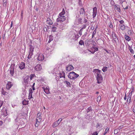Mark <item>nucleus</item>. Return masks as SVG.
<instances>
[{"mask_svg": "<svg viewBox=\"0 0 135 135\" xmlns=\"http://www.w3.org/2000/svg\"><path fill=\"white\" fill-rule=\"evenodd\" d=\"M118 130L117 129H115L114 130V134H116L118 132Z\"/></svg>", "mask_w": 135, "mask_h": 135, "instance_id": "48", "label": "nucleus"}, {"mask_svg": "<svg viewBox=\"0 0 135 135\" xmlns=\"http://www.w3.org/2000/svg\"><path fill=\"white\" fill-rule=\"evenodd\" d=\"M62 120L61 119H59L58 120V121H59L60 122H61V121Z\"/></svg>", "mask_w": 135, "mask_h": 135, "instance_id": "64", "label": "nucleus"}, {"mask_svg": "<svg viewBox=\"0 0 135 135\" xmlns=\"http://www.w3.org/2000/svg\"><path fill=\"white\" fill-rule=\"evenodd\" d=\"M96 33V28H95L94 31L93 32V34H92V38L93 37H94V36L95 34Z\"/></svg>", "mask_w": 135, "mask_h": 135, "instance_id": "42", "label": "nucleus"}, {"mask_svg": "<svg viewBox=\"0 0 135 135\" xmlns=\"http://www.w3.org/2000/svg\"><path fill=\"white\" fill-rule=\"evenodd\" d=\"M87 20L85 18H84V22H85V23L86 22H87Z\"/></svg>", "mask_w": 135, "mask_h": 135, "instance_id": "55", "label": "nucleus"}, {"mask_svg": "<svg viewBox=\"0 0 135 135\" xmlns=\"http://www.w3.org/2000/svg\"><path fill=\"white\" fill-rule=\"evenodd\" d=\"M100 126V124L98 123L97 125L96 126V127L97 128L98 127Z\"/></svg>", "mask_w": 135, "mask_h": 135, "instance_id": "61", "label": "nucleus"}, {"mask_svg": "<svg viewBox=\"0 0 135 135\" xmlns=\"http://www.w3.org/2000/svg\"><path fill=\"white\" fill-rule=\"evenodd\" d=\"M132 93L131 92V93H130L129 94L128 96L129 97H131V95H132Z\"/></svg>", "mask_w": 135, "mask_h": 135, "instance_id": "52", "label": "nucleus"}, {"mask_svg": "<svg viewBox=\"0 0 135 135\" xmlns=\"http://www.w3.org/2000/svg\"><path fill=\"white\" fill-rule=\"evenodd\" d=\"M64 82L66 86L67 87H71V84L69 82L67 81H64Z\"/></svg>", "mask_w": 135, "mask_h": 135, "instance_id": "16", "label": "nucleus"}, {"mask_svg": "<svg viewBox=\"0 0 135 135\" xmlns=\"http://www.w3.org/2000/svg\"><path fill=\"white\" fill-rule=\"evenodd\" d=\"M92 111V109L91 107H89L88 108L87 110V112L88 113L89 112L91 111Z\"/></svg>", "mask_w": 135, "mask_h": 135, "instance_id": "38", "label": "nucleus"}, {"mask_svg": "<svg viewBox=\"0 0 135 135\" xmlns=\"http://www.w3.org/2000/svg\"><path fill=\"white\" fill-rule=\"evenodd\" d=\"M33 52L30 51L29 54L28 56V59H31V56L33 55Z\"/></svg>", "mask_w": 135, "mask_h": 135, "instance_id": "24", "label": "nucleus"}, {"mask_svg": "<svg viewBox=\"0 0 135 135\" xmlns=\"http://www.w3.org/2000/svg\"><path fill=\"white\" fill-rule=\"evenodd\" d=\"M107 70V67H104L102 69V70L103 72H105Z\"/></svg>", "mask_w": 135, "mask_h": 135, "instance_id": "36", "label": "nucleus"}, {"mask_svg": "<svg viewBox=\"0 0 135 135\" xmlns=\"http://www.w3.org/2000/svg\"><path fill=\"white\" fill-rule=\"evenodd\" d=\"M52 31L53 32L56 31V27H53L52 28Z\"/></svg>", "mask_w": 135, "mask_h": 135, "instance_id": "44", "label": "nucleus"}, {"mask_svg": "<svg viewBox=\"0 0 135 135\" xmlns=\"http://www.w3.org/2000/svg\"><path fill=\"white\" fill-rule=\"evenodd\" d=\"M113 37L114 40L115 42H117V41L118 40V38L115 34H114V36H113Z\"/></svg>", "mask_w": 135, "mask_h": 135, "instance_id": "27", "label": "nucleus"}, {"mask_svg": "<svg viewBox=\"0 0 135 135\" xmlns=\"http://www.w3.org/2000/svg\"><path fill=\"white\" fill-rule=\"evenodd\" d=\"M35 69L37 71H40L42 69V66L41 64H38L35 67Z\"/></svg>", "mask_w": 135, "mask_h": 135, "instance_id": "7", "label": "nucleus"}, {"mask_svg": "<svg viewBox=\"0 0 135 135\" xmlns=\"http://www.w3.org/2000/svg\"><path fill=\"white\" fill-rule=\"evenodd\" d=\"M23 11H22L21 13V16L22 17L23 16Z\"/></svg>", "mask_w": 135, "mask_h": 135, "instance_id": "63", "label": "nucleus"}, {"mask_svg": "<svg viewBox=\"0 0 135 135\" xmlns=\"http://www.w3.org/2000/svg\"><path fill=\"white\" fill-rule=\"evenodd\" d=\"M46 22L47 24L50 25H51L53 23L52 21L51 20L50 18L49 17L47 18L46 21Z\"/></svg>", "mask_w": 135, "mask_h": 135, "instance_id": "13", "label": "nucleus"}, {"mask_svg": "<svg viewBox=\"0 0 135 135\" xmlns=\"http://www.w3.org/2000/svg\"><path fill=\"white\" fill-rule=\"evenodd\" d=\"M79 5H81L82 3H81V0H79Z\"/></svg>", "mask_w": 135, "mask_h": 135, "instance_id": "53", "label": "nucleus"}, {"mask_svg": "<svg viewBox=\"0 0 135 135\" xmlns=\"http://www.w3.org/2000/svg\"><path fill=\"white\" fill-rule=\"evenodd\" d=\"M59 125L58 123L56 122H55L53 124L52 127H55Z\"/></svg>", "mask_w": 135, "mask_h": 135, "instance_id": "32", "label": "nucleus"}, {"mask_svg": "<svg viewBox=\"0 0 135 135\" xmlns=\"http://www.w3.org/2000/svg\"><path fill=\"white\" fill-rule=\"evenodd\" d=\"M29 95L28 96L29 99H31L33 98L32 96V91L31 88H30L29 89Z\"/></svg>", "mask_w": 135, "mask_h": 135, "instance_id": "12", "label": "nucleus"}, {"mask_svg": "<svg viewBox=\"0 0 135 135\" xmlns=\"http://www.w3.org/2000/svg\"><path fill=\"white\" fill-rule=\"evenodd\" d=\"M93 71L97 73V83L98 84L101 83L103 81V78L102 75L100 74V70L98 69H94Z\"/></svg>", "mask_w": 135, "mask_h": 135, "instance_id": "1", "label": "nucleus"}, {"mask_svg": "<svg viewBox=\"0 0 135 135\" xmlns=\"http://www.w3.org/2000/svg\"><path fill=\"white\" fill-rule=\"evenodd\" d=\"M15 41V37H14L12 40V42H14Z\"/></svg>", "mask_w": 135, "mask_h": 135, "instance_id": "57", "label": "nucleus"}, {"mask_svg": "<svg viewBox=\"0 0 135 135\" xmlns=\"http://www.w3.org/2000/svg\"><path fill=\"white\" fill-rule=\"evenodd\" d=\"M119 23H120L121 24V25H123V24L124 22V21L123 20L119 21Z\"/></svg>", "mask_w": 135, "mask_h": 135, "instance_id": "49", "label": "nucleus"}, {"mask_svg": "<svg viewBox=\"0 0 135 135\" xmlns=\"http://www.w3.org/2000/svg\"><path fill=\"white\" fill-rule=\"evenodd\" d=\"M79 37V36L78 34H76L75 35V37L76 39H78Z\"/></svg>", "mask_w": 135, "mask_h": 135, "instance_id": "45", "label": "nucleus"}, {"mask_svg": "<svg viewBox=\"0 0 135 135\" xmlns=\"http://www.w3.org/2000/svg\"><path fill=\"white\" fill-rule=\"evenodd\" d=\"M134 90V87H133L132 88V90L131 91V92H132V93L133 92Z\"/></svg>", "mask_w": 135, "mask_h": 135, "instance_id": "58", "label": "nucleus"}, {"mask_svg": "<svg viewBox=\"0 0 135 135\" xmlns=\"http://www.w3.org/2000/svg\"><path fill=\"white\" fill-rule=\"evenodd\" d=\"M53 40V37L52 35H50L49 37V40L48 42V43H50L51 41H52Z\"/></svg>", "mask_w": 135, "mask_h": 135, "instance_id": "21", "label": "nucleus"}, {"mask_svg": "<svg viewBox=\"0 0 135 135\" xmlns=\"http://www.w3.org/2000/svg\"><path fill=\"white\" fill-rule=\"evenodd\" d=\"M79 44L81 45H84V42L82 40H81L79 42Z\"/></svg>", "mask_w": 135, "mask_h": 135, "instance_id": "33", "label": "nucleus"}, {"mask_svg": "<svg viewBox=\"0 0 135 135\" xmlns=\"http://www.w3.org/2000/svg\"><path fill=\"white\" fill-rule=\"evenodd\" d=\"M4 110V112L3 114L5 115V116H6L7 115V110L6 109H4L3 110H3Z\"/></svg>", "mask_w": 135, "mask_h": 135, "instance_id": "29", "label": "nucleus"}, {"mask_svg": "<svg viewBox=\"0 0 135 135\" xmlns=\"http://www.w3.org/2000/svg\"><path fill=\"white\" fill-rule=\"evenodd\" d=\"M59 17L57 18V22H59V21L63 22L65 20L66 17L65 16H64L63 15H60V14L59 15Z\"/></svg>", "mask_w": 135, "mask_h": 135, "instance_id": "3", "label": "nucleus"}, {"mask_svg": "<svg viewBox=\"0 0 135 135\" xmlns=\"http://www.w3.org/2000/svg\"><path fill=\"white\" fill-rule=\"evenodd\" d=\"M41 120V118L40 117H37L36 119V121L38 122V123H39Z\"/></svg>", "mask_w": 135, "mask_h": 135, "instance_id": "28", "label": "nucleus"}, {"mask_svg": "<svg viewBox=\"0 0 135 135\" xmlns=\"http://www.w3.org/2000/svg\"><path fill=\"white\" fill-rule=\"evenodd\" d=\"M109 130V128L108 127H107V128L106 129L104 132L103 133V135H105L106 133H108L109 132L108 131Z\"/></svg>", "mask_w": 135, "mask_h": 135, "instance_id": "26", "label": "nucleus"}, {"mask_svg": "<svg viewBox=\"0 0 135 135\" xmlns=\"http://www.w3.org/2000/svg\"><path fill=\"white\" fill-rule=\"evenodd\" d=\"M25 65L24 63L22 62L20 65L19 68L20 69L22 70L25 68Z\"/></svg>", "mask_w": 135, "mask_h": 135, "instance_id": "11", "label": "nucleus"}, {"mask_svg": "<svg viewBox=\"0 0 135 135\" xmlns=\"http://www.w3.org/2000/svg\"><path fill=\"white\" fill-rule=\"evenodd\" d=\"M30 51H33V50L34 48V46L31 45H30Z\"/></svg>", "mask_w": 135, "mask_h": 135, "instance_id": "31", "label": "nucleus"}, {"mask_svg": "<svg viewBox=\"0 0 135 135\" xmlns=\"http://www.w3.org/2000/svg\"><path fill=\"white\" fill-rule=\"evenodd\" d=\"M79 12L80 15H83L85 13V11L84 8H81L80 9Z\"/></svg>", "mask_w": 135, "mask_h": 135, "instance_id": "18", "label": "nucleus"}, {"mask_svg": "<svg viewBox=\"0 0 135 135\" xmlns=\"http://www.w3.org/2000/svg\"><path fill=\"white\" fill-rule=\"evenodd\" d=\"M3 123V122L2 121L0 120V126H1Z\"/></svg>", "mask_w": 135, "mask_h": 135, "instance_id": "56", "label": "nucleus"}, {"mask_svg": "<svg viewBox=\"0 0 135 135\" xmlns=\"http://www.w3.org/2000/svg\"><path fill=\"white\" fill-rule=\"evenodd\" d=\"M85 36H84V35H83L82 36V38H83V40H84L85 38Z\"/></svg>", "mask_w": 135, "mask_h": 135, "instance_id": "59", "label": "nucleus"}, {"mask_svg": "<svg viewBox=\"0 0 135 135\" xmlns=\"http://www.w3.org/2000/svg\"><path fill=\"white\" fill-rule=\"evenodd\" d=\"M28 103V102L26 100H24L22 102V104L24 105H26Z\"/></svg>", "mask_w": 135, "mask_h": 135, "instance_id": "35", "label": "nucleus"}, {"mask_svg": "<svg viewBox=\"0 0 135 135\" xmlns=\"http://www.w3.org/2000/svg\"><path fill=\"white\" fill-rule=\"evenodd\" d=\"M125 38L126 40L128 41H129L131 40V38L128 35H125Z\"/></svg>", "mask_w": 135, "mask_h": 135, "instance_id": "25", "label": "nucleus"}, {"mask_svg": "<svg viewBox=\"0 0 135 135\" xmlns=\"http://www.w3.org/2000/svg\"><path fill=\"white\" fill-rule=\"evenodd\" d=\"M35 76L34 74H31L30 75V79L32 80L33 78Z\"/></svg>", "mask_w": 135, "mask_h": 135, "instance_id": "41", "label": "nucleus"}, {"mask_svg": "<svg viewBox=\"0 0 135 135\" xmlns=\"http://www.w3.org/2000/svg\"><path fill=\"white\" fill-rule=\"evenodd\" d=\"M83 30L80 29L79 31V34H80V36H81V35H82V32Z\"/></svg>", "mask_w": 135, "mask_h": 135, "instance_id": "46", "label": "nucleus"}, {"mask_svg": "<svg viewBox=\"0 0 135 135\" xmlns=\"http://www.w3.org/2000/svg\"><path fill=\"white\" fill-rule=\"evenodd\" d=\"M115 8L117 10V11L119 12H121V10L119 7V6L118 5L116 4L115 5Z\"/></svg>", "mask_w": 135, "mask_h": 135, "instance_id": "14", "label": "nucleus"}, {"mask_svg": "<svg viewBox=\"0 0 135 135\" xmlns=\"http://www.w3.org/2000/svg\"><path fill=\"white\" fill-rule=\"evenodd\" d=\"M65 13L64 9H63L62 12L59 13L60 15H63Z\"/></svg>", "mask_w": 135, "mask_h": 135, "instance_id": "37", "label": "nucleus"}, {"mask_svg": "<svg viewBox=\"0 0 135 135\" xmlns=\"http://www.w3.org/2000/svg\"><path fill=\"white\" fill-rule=\"evenodd\" d=\"M90 41L88 39H86L85 41V45L87 46H89V45Z\"/></svg>", "mask_w": 135, "mask_h": 135, "instance_id": "23", "label": "nucleus"}, {"mask_svg": "<svg viewBox=\"0 0 135 135\" xmlns=\"http://www.w3.org/2000/svg\"><path fill=\"white\" fill-rule=\"evenodd\" d=\"M131 98L129 97H128V99H127V102H129V103L130 102H131Z\"/></svg>", "mask_w": 135, "mask_h": 135, "instance_id": "43", "label": "nucleus"}, {"mask_svg": "<svg viewBox=\"0 0 135 135\" xmlns=\"http://www.w3.org/2000/svg\"><path fill=\"white\" fill-rule=\"evenodd\" d=\"M12 83L11 82L8 81L6 85V88L7 89L9 90L13 85Z\"/></svg>", "mask_w": 135, "mask_h": 135, "instance_id": "6", "label": "nucleus"}, {"mask_svg": "<svg viewBox=\"0 0 135 135\" xmlns=\"http://www.w3.org/2000/svg\"><path fill=\"white\" fill-rule=\"evenodd\" d=\"M98 133L97 132H95L92 134V135H98Z\"/></svg>", "mask_w": 135, "mask_h": 135, "instance_id": "51", "label": "nucleus"}, {"mask_svg": "<svg viewBox=\"0 0 135 135\" xmlns=\"http://www.w3.org/2000/svg\"><path fill=\"white\" fill-rule=\"evenodd\" d=\"M62 73L64 74V75L63 76H62V74L61 73H60L59 74V77L60 78H61L62 77H63L64 78H65V73H64V72H63V71L62 72Z\"/></svg>", "mask_w": 135, "mask_h": 135, "instance_id": "22", "label": "nucleus"}, {"mask_svg": "<svg viewBox=\"0 0 135 135\" xmlns=\"http://www.w3.org/2000/svg\"><path fill=\"white\" fill-rule=\"evenodd\" d=\"M79 75L75 73L74 72L72 71L69 73L68 75V78L70 79L74 80L78 77Z\"/></svg>", "mask_w": 135, "mask_h": 135, "instance_id": "2", "label": "nucleus"}, {"mask_svg": "<svg viewBox=\"0 0 135 135\" xmlns=\"http://www.w3.org/2000/svg\"><path fill=\"white\" fill-rule=\"evenodd\" d=\"M44 88V91L46 94H48L50 93V92L49 91V89L47 88Z\"/></svg>", "mask_w": 135, "mask_h": 135, "instance_id": "17", "label": "nucleus"}, {"mask_svg": "<svg viewBox=\"0 0 135 135\" xmlns=\"http://www.w3.org/2000/svg\"><path fill=\"white\" fill-rule=\"evenodd\" d=\"M44 58V56L42 54L39 55L37 58V60L38 61H41L43 60Z\"/></svg>", "mask_w": 135, "mask_h": 135, "instance_id": "8", "label": "nucleus"}, {"mask_svg": "<svg viewBox=\"0 0 135 135\" xmlns=\"http://www.w3.org/2000/svg\"><path fill=\"white\" fill-rule=\"evenodd\" d=\"M128 49L131 52L132 54H134V51L133 49H132L131 47L130 46H129L128 47Z\"/></svg>", "mask_w": 135, "mask_h": 135, "instance_id": "30", "label": "nucleus"}, {"mask_svg": "<svg viewBox=\"0 0 135 135\" xmlns=\"http://www.w3.org/2000/svg\"><path fill=\"white\" fill-rule=\"evenodd\" d=\"M3 5L4 7H6L7 4V0H2Z\"/></svg>", "mask_w": 135, "mask_h": 135, "instance_id": "19", "label": "nucleus"}, {"mask_svg": "<svg viewBox=\"0 0 135 135\" xmlns=\"http://www.w3.org/2000/svg\"><path fill=\"white\" fill-rule=\"evenodd\" d=\"M39 123H38V122L36 121V122L35 124V126L36 127H38V125H39Z\"/></svg>", "mask_w": 135, "mask_h": 135, "instance_id": "50", "label": "nucleus"}, {"mask_svg": "<svg viewBox=\"0 0 135 135\" xmlns=\"http://www.w3.org/2000/svg\"><path fill=\"white\" fill-rule=\"evenodd\" d=\"M1 93L3 95H5L7 92L4 90L3 88H2L1 90Z\"/></svg>", "mask_w": 135, "mask_h": 135, "instance_id": "34", "label": "nucleus"}, {"mask_svg": "<svg viewBox=\"0 0 135 135\" xmlns=\"http://www.w3.org/2000/svg\"><path fill=\"white\" fill-rule=\"evenodd\" d=\"M9 69L10 71V74L11 75V76L13 77L15 76L16 75L14 73V68L13 66H11L9 68Z\"/></svg>", "mask_w": 135, "mask_h": 135, "instance_id": "4", "label": "nucleus"}, {"mask_svg": "<svg viewBox=\"0 0 135 135\" xmlns=\"http://www.w3.org/2000/svg\"><path fill=\"white\" fill-rule=\"evenodd\" d=\"M126 99H127L126 95V94H125V96L124 98V99L125 100H126Z\"/></svg>", "mask_w": 135, "mask_h": 135, "instance_id": "60", "label": "nucleus"}, {"mask_svg": "<svg viewBox=\"0 0 135 135\" xmlns=\"http://www.w3.org/2000/svg\"><path fill=\"white\" fill-rule=\"evenodd\" d=\"M44 31H45V32L47 31V28H46V27H45L44 28Z\"/></svg>", "mask_w": 135, "mask_h": 135, "instance_id": "54", "label": "nucleus"}, {"mask_svg": "<svg viewBox=\"0 0 135 135\" xmlns=\"http://www.w3.org/2000/svg\"><path fill=\"white\" fill-rule=\"evenodd\" d=\"M87 34V33L86 32H85V33H84V36H86Z\"/></svg>", "mask_w": 135, "mask_h": 135, "instance_id": "62", "label": "nucleus"}, {"mask_svg": "<svg viewBox=\"0 0 135 135\" xmlns=\"http://www.w3.org/2000/svg\"><path fill=\"white\" fill-rule=\"evenodd\" d=\"M29 76H27L25 77V78L24 79V81L25 83H26V84H27L28 81L29 80Z\"/></svg>", "mask_w": 135, "mask_h": 135, "instance_id": "15", "label": "nucleus"}, {"mask_svg": "<svg viewBox=\"0 0 135 135\" xmlns=\"http://www.w3.org/2000/svg\"><path fill=\"white\" fill-rule=\"evenodd\" d=\"M74 69V67L73 66L71 65H68L66 67V70L68 71H70L71 70Z\"/></svg>", "mask_w": 135, "mask_h": 135, "instance_id": "9", "label": "nucleus"}, {"mask_svg": "<svg viewBox=\"0 0 135 135\" xmlns=\"http://www.w3.org/2000/svg\"><path fill=\"white\" fill-rule=\"evenodd\" d=\"M109 27L110 28H112L113 27V26L112 25V22H110V24L109 25Z\"/></svg>", "mask_w": 135, "mask_h": 135, "instance_id": "47", "label": "nucleus"}, {"mask_svg": "<svg viewBox=\"0 0 135 135\" xmlns=\"http://www.w3.org/2000/svg\"><path fill=\"white\" fill-rule=\"evenodd\" d=\"M86 27V25L85 24V25H83L82 26V27L81 28V29L83 30V29L85 28Z\"/></svg>", "mask_w": 135, "mask_h": 135, "instance_id": "40", "label": "nucleus"}, {"mask_svg": "<svg viewBox=\"0 0 135 135\" xmlns=\"http://www.w3.org/2000/svg\"><path fill=\"white\" fill-rule=\"evenodd\" d=\"M101 99V97L100 96H98L97 98V101L98 102H99Z\"/></svg>", "mask_w": 135, "mask_h": 135, "instance_id": "39", "label": "nucleus"}, {"mask_svg": "<svg viewBox=\"0 0 135 135\" xmlns=\"http://www.w3.org/2000/svg\"><path fill=\"white\" fill-rule=\"evenodd\" d=\"M93 18H94L96 16L97 13V8L95 7L93 8Z\"/></svg>", "mask_w": 135, "mask_h": 135, "instance_id": "10", "label": "nucleus"}, {"mask_svg": "<svg viewBox=\"0 0 135 135\" xmlns=\"http://www.w3.org/2000/svg\"><path fill=\"white\" fill-rule=\"evenodd\" d=\"M120 26V29L123 30L125 29V27L124 25H119Z\"/></svg>", "mask_w": 135, "mask_h": 135, "instance_id": "20", "label": "nucleus"}, {"mask_svg": "<svg viewBox=\"0 0 135 135\" xmlns=\"http://www.w3.org/2000/svg\"><path fill=\"white\" fill-rule=\"evenodd\" d=\"M88 50L92 53L94 54L95 52L98 50V49L97 47H93L91 48L90 50Z\"/></svg>", "mask_w": 135, "mask_h": 135, "instance_id": "5", "label": "nucleus"}]
</instances>
